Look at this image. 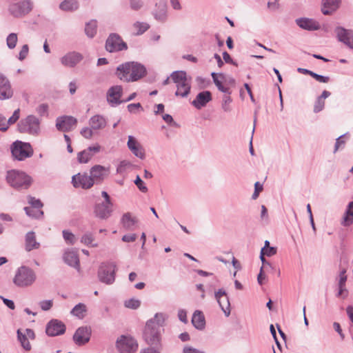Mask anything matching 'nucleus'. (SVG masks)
Wrapping results in <instances>:
<instances>
[{
	"label": "nucleus",
	"instance_id": "nucleus-15",
	"mask_svg": "<svg viewBox=\"0 0 353 353\" xmlns=\"http://www.w3.org/2000/svg\"><path fill=\"white\" fill-rule=\"evenodd\" d=\"M72 183L74 187L83 189H89L94 185L91 176H88L86 173H79L74 175L72 179Z\"/></svg>",
	"mask_w": 353,
	"mask_h": 353
},
{
	"label": "nucleus",
	"instance_id": "nucleus-17",
	"mask_svg": "<svg viewBox=\"0 0 353 353\" xmlns=\"http://www.w3.org/2000/svg\"><path fill=\"white\" fill-rule=\"evenodd\" d=\"M83 59V55L77 52L72 51L66 53L60 59V61L63 66L74 68Z\"/></svg>",
	"mask_w": 353,
	"mask_h": 353
},
{
	"label": "nucleus",
	"instance_id": "nucleus-35",
	"mask_svg": "<svg viewBox=\"0 0 353 353\" xmlns=\"http://www.w3.org/2000/svg\"><path fill=\"white\" fill-rule=\"evenodd\" d=\"M87 311L86 305L83 303H79L76 305L70 312V314L77 316L79 319H83Z\"/></svg>",
	"mask_w": 353,
	"mask_h": 353
},
{
	"label": "nucleus",
	"instance_id": "nucleus-46",
	"mask_svg": "<svg viewBox=\"0 0 353 353\" xmlns=\"http://www.w3.org/2000/svg\"><path fill=\"white\" fill-rule=\"evenodd\" d=\"M230 94L224 95L222 101V109L224 112H228L231 110L229 104L232 102V99L229 96Z\"/></svg>",
	"mask_w": 353,
	"mask_h": 353
},
{
	"label": "nucleus",
	"instance_id": "nucleus-53",
	"mask_svg": "<svg viewBox=\"0 0 353 353\" xmlns=\"http://www.w3.org/2000/svg\"><path fill=\"white\" fill-rule=\"evenodd\" d=\"M39 305L42 310L48 311L51 309L53 305L52 300H44L39 302Z\"/></svg>",
	"mask_w": 353,
	"mask_h": 353
},
{
	"label": "nucleus",
	"instance_id": "nucleus-26",
	"mask_svg": "<svg viewBox=\"0 0 353 353\" xmlns=\"http://www.w3.org/2000/svg\"><path fill=\"white\" fill-rule=\"evenodd\" d=\"M296 23L302 29L307 30H317L320 29L319 22L312 19L299 18L296 19Z\"/></svg>",
	"mask_w": 353,
	"mask_h": 353
},
{
	"label": "nucleus",
	"instance_id": "nucleus-29",
	"mask_svg": "<svg viewBox=\"0 0 353 353\" xmlns=\"http://www.w3.org/2000/svg\"><path fill=\"white\" fill-rule=\"evenodd\" d=\"M341 0H323L322 12L325 15L331 14L339 7Z\"/></svg>",
	"mask_w": 353,
	"mask_h": 353
},
{
	"label": "nucleus",
	"instance_id": "nucleus-43",
	"mask_svg": "<svg viewBox=\"0 0 353 353\" xmlns=\"http://www.w3.org/2000/svg\"><path fill=\"white\" fill-rule=\"evenodd\" d=\"M353 223V212L350 210H346L343 218L341 224L344 226H348Z\"/></svg>",
	"mask_w": 353,
	"mask_h": 353
},
{
	"label": "nucleus",
	"instance_id": "nucleus-50",
	"mask_svg": "<svg viewBox=\"0 0 353 353\" xmlns=\"http://www.w3.org/2000/svg\"><path fill=\"white\" fill-rule=\"evenodd\" d=\"M20 117V110L18 108L15 110L12 114V115L8 119L6 124H8V126L9 125L14 124L17 121V120L19 119Z\"/></svg>",
	"mask_w": 353,
	"mask_h": 353
},
{
	"label": "nucleus",
	"instance_id": "nucleus-59",
	"mask_svg": "<svg viewBox=\"0 0 353 353\" xmlns=\"http://www.w3.org/2000/svg\"><path fill=\"white\" fill-rule=\"evenodd\" d=\"M346 270L343 269L339 274V287L345 286L347 281Z\"/></svg>",
	"mask_w": 353,
	"mask_h": 353
},
{
	"label": "nucleus",
	"instance_id": "nucleus-2",
	"mask_svg": "<svg viewBox=\"0 0 353 353\" xmlns=\"http://www.w3.org/2000/svg\"><path fill=\"white\" fill-rule=\"evenodd\" d=\"M116 74L123 81H136L146 74V68L138 62H125L117 67Z\"/></svg>",
	"mask_w": 353,
	"mask_h": 353
},
{
	"label": "nucleus",
	"instance_id": "nucleus-3",
	"mask_svg": "<svg viewBox=\"0 0 353 353\" xmlns=\"http://www.w3.org/2000/svg\"><path fill=\"white\" fill-rule=\"evenodd\" d=\"M170 78L176 84L175 96L187 97L190 93L191 82L188 79L186 72L183 70L174 71L170 74Z\"/></svg>",
	"mask_w": 353,
	"mask_h": 353
},
{
	"label": "nucleus",
	"instance_id": "nucleus-61",
	"mask_svg": "<svg viewBox=\"0 0 353 353\" xmlns=\"http://www.w3.org/2000/svg\"><path fill=\"white\" fill-rule=\"evenodd\" d=\"M260 259L262 262L263 269L265 268L266 267L270 268V269H274V266H273L269 261H268L265 259V256L263 255V253H260Z\"/></svg>",
	"mask_w": 353,
	"mask_h": 353
},
{
	"label": "nucleus",
	"instance_id": "nucleus-4",
	"mask_svg": "<svg viewBox=\"0 0 353 353\" xmlns=\"http://www.w3.org/2000/svg\"><path fill=\"white\" fill-rule=\"evenodd\" d=\"M6 181L8 184L16 189H28L32 183L30 176L23 172L15 170L7 172Z\"/></svg>",
	"mask_w": 353,
	"mask_h": 353
},
{
	"label": "nucleus",
	"instance_id": "nucleus-47",
	"mask_svg": "<svg viewBox=\"0 0 353 353\" xmlns=\"http://www.w3.org/2000/svg\"><path fill=\"white\" fill-rule=\"evenodd\" d=\"M134 184L137 186L139 190L142 192H148V188L145 185L144 182L142 181L141 177L137 175L136 177V179L134 180Z\"/></svg>",
	"mask_w": 353,
	"mask_h": 353
},
{
	"label": "nucleus",
	"instance_id": "nucleus-10",
	"mask_svg": "<svg viewBox=\"0 0 353 353\" xmlns=\"http://www.w3.org/2000/svg\"><path fill=\"white\" fill-rule=\"evenodd\" d=\"M128 46L121 37L116 33H111L105 41V49L110 52H119L125 50Z\"/></svg>",
	"mask_w": 353,
	"mask_h": 353
},
{
	"label": "nucleus",
	"instance_id": "nucleus-12",
	"mask_svg": "<svg viewBox=\"0 0 353 353\" xmlns=\"http://www.w3.org/2000/svg\"><path fill=\"white\" fill-rule=\"evenodd\" d=\"M214 298L225 315L229 316L231 312L230 303L225 290L223 288L219 289L214 293Z\"/></svg>",
	"mask_w": 353,
	"mask_h": 353
},
{
	"label": "nucleus",
	"instance_id": "nucleus-6",
	"mask_svg": "<svg viewBox=\"0 0 353 353\" xmlns=\"http://www.w3.org/2000/svg\"><path fill=\"white\" fill-rule=\"evenodd\" d=\"M17 127L19 131L21 133L37 136L40 132V120L34 115L30 114L21 119Z\"/></svg>",
	"mask_w": 353,
	"mask_h": 353
},
{
	"label": "nucleus",
	"instance_id": "nucleus-41",
	"mask_svg": "<svg viewBox=\"0 0 353 353\" xmlns=\"http://www.w3.org/2000/svg\"><path fill=\"white\" fill-rule=\"evenodd\" d=\"M18 41L17 34L16 33H10L6 39V44L8 48L13 49L15 48Z\"/></svg>",
	"mask_w": 353,
	"mask_h": 353
},
{
	"label": "nucleus",
	"instance_id": "nucleus-18",
	"mask_svg": "<svg viewBox=\"0 0 353 353\" xmlns=\"http://www.w3.org/2000/svg\"><path fill=\"white\" fill-rule=\"evenodd\" d=\"M77 123V120L72 116L59 117L56 120V128L61 132H68Z\"/></svg>",
	"mask_w": 353,
	"mask_h": 353
},
{
	"label": "nucleus",
	"instance_id": "nucleus-5",
	"mask_svg": "<svg viewBox=\"0 0 353 353\" xmlns=\"http://www.w3.org/2000/svg\"><path fill=\"white\" fill-rule=\"evenodd\" d=\"M36 280L34 272L28 267L21 266L17 269L13 283L19 288L32 285Z\"/></svg>",
	"mask_w": 353,
	"mask_h": 353
},
{
	"label": "nucleus",
	"instance_id": "nucleus-39",
	"mask_svg": "<svg viewBox=\"0 0 353 353\" xmlns=\"http://www.w3.org/2000/svg\"><path fill=\"white\" fill-rule=\"evenodd\" d=\"M24 210L26 214L32 218H39L43 214V212L41 210H37L32 207H25Z\"/></svg>",
	"mask_w": 353,
	"mask_h": 353
},
{
	"label": "nucleus",
	"instance_id": "nucleus-64",
	"mask_svg": "<svg viewBox=\"0 0 353 353\" xmlns=\"http://www.w3.org/2000/svg\"><path fill=\"white\" fill-rule=\"evenodd\" d=\"M8 128V124L6 123V118L0 114V130L6 131Z\"/></svg>",
	"mask_w": 353,
	"mask_h": 353
},
{
	"label": "nucleus",
	"instance_id": "nucleus-16",
	"mask_svg": "<svg viewBox=\"0 0 353 353\" xmlns=\"http://www.w3.org/2000/svg\"><path fill=\"white\" fill-rule=\"evenodd\" d=\"M339 41L343 43L350 49H353V32L343 27L338 26L334 30Z\"/></svg>",
	"mask_w": 353,
	"mask_h": 353
},
{
	"label": "nucleus",
	"instance_id": "nucleus-7",
	"mask_svg": "<svg viewBox=\"0 0 353 353\" xmlns=\"http://www.w3.org/2000/svg\"><path fill=\"white\" fill-rule=\"evenodd\" d=\"M117 265L114 262L102 263L98 270L99 280L106 285H112L115 281Z\"/></svg>",
	"mask_w": 353,
	"mask_h": 353
},
{
	"label": "nucleus",
	"instance_id": "nucleus-63",
	"mask_svg": "<svg viewBox=\"0 0 353 353\" xmlns=\"http://www.w3.org/2000/svg\"><path fill=\"white\" fill-rule=\"evenodd\" d=\"M136 239V234H125L122 237V241L124 242H134Z\"/></svg>",
	"mask_w": 353,
	"mask_h": 353
},
{
	"label": "nucleus",
	"instance_id": "nucleus-56",
	"mask_svg": "<svg viewBox=\"0 0 353 353\" xmlns=\"http://www.w3.org/2000/svg\"><path fill=\"white\" fill-rule=\"evenodd\" d=\"M311 77L321 83H327L330 80L329 77H325V76H323L321 74H318L314 72H312V74H311Z\"/></svg>",
	"mask_w": 353,
	"mask_h": 353
},
{
	"label": "nucleus",
	"instance_id": "nucleus-60",
	"mask_svg": "<svg viewBox=\"0 0 353 353\" xmlns=\"http://www.w3.org/2000/svg\"><path fill=\"white\" fill-rule=\"evenodd\" d=\"M48 106L46 104H41L37 108V113L43 116L48 113Z\"/></svg>",
	"mask_w": 353,
	"mask_h": 353
},
{
	"label": "nucleus",
	"instance_id": "nucleus-38",
	"mask_svg": "<svg viewBox=\"0 0 353 353\" xmlns=\"http://www.w3.org/2000/svg\"><path fill=\"white\" fill-rule=\"evenodd\" d=\"M17 338L23 349L27 351L31 350V345L27 338V336L23 335V334L21 332L20 330H17Z\"/></svg>",
	"mask_w": 353,
	"mask_h": 353
},
{
	"label": "nucleus",
	"instance_id": "nucleus-22",
	"mask_svg": "<svg viewBox=\"0 0 353 353\" xmlns=\"http://www.w3.org/2000/svg\"><path fill=\"white\" fill-rule=\"evenodd\" d=\"M109 170L108 168L100 165H96L90 169V176L94 183H101L108 176Z\"/></svg>",
	"mask_w": 353,
	"mask_h": 353
},
{
	"label": "nucleus",
	"instance_id": "nucleus-58",
	"mask_svg": "<svg viewBox=\"0 0 353 353\" xmlns=\"http://www.w3.org/2000/svg\"><path fill=\"white\" fill-rule=\"evenodd\" d=\"M183 353H205V352L192 346L185 345L183 349Z\"/></svg>",
	"mask_w": 353,
	"mask_h": 353
},
{
	"label": "nucleus",
	"instance_id": "nucleus-25",
	"mask_svg": "<svg viewBox=\"0 0 353 353\" xmlns=\"http://www.w3.org/2000/svg\"><path fill=\"white\" fill-rule=\"evenodd\" d=\"M113 204L99 203L95 205V216L101 219H107L112 212Z\"/></svg>",
	"mask_w": 353,
	"mask_h": 353
},
{
	"label": "nucleus",
	"instance_id": "nucleus-57",
	"mask_svg": "<svg viewBox=\"0 0 353 353\" xmlns=\"http://www.w3.org/2000/svg\"><path fill=\"white\" fill-rule=\"evenodd\" d=\"M28 45H23L21 48V50L19 54V59L22 61L26 59L28 54Z\"/></svg>",
	"mask_w": 353,
	"mask_h": 353
},
{
	"label": "nucleus",
	"instance_id": "nucleus-19",
	"mask_svg": "<svg viewBox=\"0 0 353 353\" xmlns=\"http://www.w3.org/2000/svg\"><path fill=\"white\" fill-rule=\"evenodd\" d=\"M127 145L132 154L140 159H144L145 157V150L141 143L132 135L128 136Z\"/></svg>",
	"mask_w": 353,
	"mask_h": 353
},
{
	"label": "nucleus",
	"instance_id": "nucleus-48",
	"mask_svg": "<svg viewBox=\"0 0 353 353\" xmlns=\"http://www.w3.org/2000/svg\"><path fill=\"white\" fill-rule=\"evenodd\" d=\"M28 203L31 205V207L40 210L43 207V203L39 199H37L32 196H28Z\"/></svg>",
	"mask_w": 353,
	"mask_h": 353
},
{
	"label": "nucleus",
	"instance_id": "nucleus-44",
	"mask_svg": "<svg viewBox=\"0 0 353 353\" xmlns=\"http://www.w3.org/2000/svg\"><path fill=\"white\" fill-rule=\"evenodd\" d=\"M124 305L130 309L136 310L141 305V301L138 299H130L125 301Z\"/></svg>",
	"mask_w": 353,
	"mask_h": 353
},
{
	"label": "nucleus",
	"instance_id": "nucleus-8",
	"mask_svg": "<svg viewBox=\"0 0 353 353\" xmlns=\"http://www.w3.org/2000/svg\"><path fill=\"white\" fill-rule=\"evenodd\" d=\"M11 152L12 156L19 161H23L26 158L30 157L33 154L30 144L20 141L13 143L11 147Z\"/></svg>",
	"mask_w": 353,
	"mask_h": 353
},
{
	"label": "nucleus",
	"instance_id": "nucleus-55",
	"mask_svg": "<svg viewBox=\"0 0 353 353\" xmlns=\"http://www.w3.org/2000/svg\"><path fill=\"white\" fill-rule=\"evenodd\" d=\"M154 18L159 21H165L166 19V11L164 8H162L158 12L154 14Z\"/></svg>",
	"mask_w": 353,
	"mask_h": 353
},
{
	"label": "nucleus",
	"instance_id": "nucleus-36",
	"mask_svg": "<svg viewBox=\"0 0 353 353\" xmlns=\"http://www.w3.org/2000/svg\"><path fill=\"white\" fill-rule=\"evenodd\" d=\"M97 23L96 20H91L85 24V32L86 35L92 38L97 33Z\"/></svg>",
	"mask_w": 353,
	"mask_h": 353
},
{
	"label": "nucleus",
	"instance_id": "nucleus-54",
	"mask_svg": "<svg viewBox=\"0 0 353 353\" xmlns=\"http://www.w3.org/2000/svg\"><path fill=\"white\" fill-rule=\"evenodd\" d=\"M346 135V134H344L343 135H341L336 139V143L334 145V153H336L340 148H343L345 145V141L342 140L341 139L344 137Z\"/></svg>",
	"mask_w": 353,
	"mask_h": 353
},
{
	"label": "nucleus",
	"instance_id": "nucleus-28",
	"mask_svg": "<svg viewBox=\"0 0 353 353\" xmlns=\"http://www.w3.org/2000/svg\"><path fill=\"white\" fill-rule=\"evenodd\" d=\"M107 125V119L102 115L96 114L89 119V125L94 130H99L103 129Z\"/></svg>",
	"mask_w": 353,
	"mask_h": 353
},
{
	"label": "nucleus",
	"instance_id": "nucleus-23",
	"mask_svg": "<svg viewBox=\"0 0 353 353\" xmlns=\"http://www.w3.org/2000/svg\"><path fill=\"white\" fill-rule=\"evenodd\" d=\"M100 150L101 146L99 144L90 146L85 150L78 153L77 160L80 163H86L92 158L95 154L99 152Z\"/></svg>",
	"mask_w": 353,
	"mask_h": 353
},
{
	"label": "nucleus",
	"instance_id": "nucleus-52",
	"mask_svg": "<svg viewBox=\"0 0 353 353\" xmlns=\"http://www.w3.org/2000/svg\"><path fill=\"white\" fill-rule=\"evenodd\" d=\"M324 105H325L324 100L318 97L315 101V104L314 106V112L316 113L321 112L323 109Z\"/></svg>",
	"mask_w": 353,
	"mask_h": 353
},
{
	"label": "nucleus",
	"instance_id": "nucleus-20",
	"mask_svg": "<svg viewBox=\"0 0 353 353\" xmlns=\"http://www.w3.org/2000/svg\"><path fill=\"white\" fill-rule=\"evenodd\" d=\"M13 90L8 79L0 73V100H6L12 98Z\"/></svg>",
	"mask_w": 353,
	"mask_h": 353
},
{
	"label": "nucleus",
	"instance_id": "nucleus-62",
	"mask_svg": "<svg viewBox=\"0 0 353 353\" xmlns=\"http://www.w3.org/2000/svg\"><path fill=\"white\" fill-rule=\"evenodd\" d=\"M178 317L181 321L186 323L188 322L187 319V312L185 310L181 309L178 312Z\"/></svg>",
	"mask_w": 353,
	"mask_h": 353
},
{
	"label": "nucleus",
	"instance_id": "nucleus-9",
	"mask_svg": "<svg viewBox=\"0 0 353 353\" xmlns=\"http://www.w3.org/2000/svg\"><path fill=\"white\" fill-rule=\"evenodd\" d=\"M33 8L31 0H22L9 6L10 13L16 18L23 17L29 14Z\"/></svg>",
	"mask_w": 353,
	"mask_h": 353
},
{
	"label": "nucleus",
	"instance_id": "nucleus-1",
	"mask_svg": "<svg viewBox=\"0 0 353 353\" xmlns=\"http://www.w3.org/2000/svg\"><path fill=\"white\" fill-rule=\"evenodd\" d=\"M166 315L157 313L153 319L146 323L143 336L145 341L151 345H157L161 340V330L164 325Z\"/></svg>",
	"mask_w": 353,
	"mask_h": 353
},
{
	"label": "nucleus",
	"instance_id": "nucleus-45",
	"mask_svg": "<svg viewBox=\"0 0 353 353\" xmlns=\"http://www.w3.org/2000/svg\"><path fill=\"white\" fill-rule=\"evenodd\" d=\"M129 5L131 10L138 11L143 7L144 2L143 0H129Z\"/></svg>",
	"mask_w": 353,
	"mask_h": 353
},
{
	"label": "nucleus",
	"instance_id": "nucleus-13",
	"mask_svg": "<svg viewBox=\"0 0 353 353\" xmlns=\"http://www.w3.org/2000/svg\"><path fill=\"white\" fill-rule=\"evenodd\" d=\"M65 332V324L58 319H52L47 323L46 332L49 336L61 335Z\"/></svg>",
	"mask_w": 353,
	"mask_h": 353
},
{
	"label": "nucleus",
	"instance_id": "nucleus-40",
	"mask_svg": "<svg viewBox=\"0 0 353 353\" xmlns=\"http://www.w3.org/2000/svg\"><path fill=\"white\" fill-rule=\"evenodd\" d=\"M133 27L137 30L136 34L140 35L147 31L150 26L147 23L137 21L133 24Z\"/></svg>",
	"mask_w": 353,
	"mask_h": 353
},
{
	"label": "nucleus",
	"instance_id": "nucleus-34",
	"mask_svg": "<svg viewBox=\"0 0 353 353\" xmlns=\"http://www.w3.org/2000/svg\"><path fill=\"white\" fill-rule=\"evenodd\" d=\"M79 8V3L77 0H64L59 5V8L63 11H74Z\"/></svg>",
	"mask_w": 353,
	"mask_h": 353
},
{
	"label": "nucleus",
	"instance_id": "nucleus-31",
	"mask_svg": "<svg viewBox=\"0 0 353 353\" xmlns=\"http://www.w3.org/2000/svg\"><path fill=\"white\" fill-rule=\"evenodd\" d=\"M211 76L215 85L217 87L219 91L230 94L231 92L229 88L225 87L222 83V80L224 79L225 76L222 73L217 74L216 72H212Z\"/></svg>",
	"mask_w": 353,
	"mask_h": 353
},
{
	"label": "nucleus",
	"instance_id": "nucleus-42",
	"mask_svg": "<svg viewBox=\"0 0 353 353\" xmlns=\"http://www.w3.org/2000/svg\"><path fill=\"white\" fill-rule=\"evenodd\" d=\"M63 237L66 242V243L70 245H74L76 243L77 239L74 234H72L69 230H63Z\"/></svg>",
	"mask_w": 353,
	"mask_h": 353
},
{
	"label": "nucleus",
	"instance_id": "nucleus-14",
	"mask_svg": "<svg viewBox=\"0 0 353 353\" xmlns=\"http://www.w3.org/2000/svg\"><path fill=\"white\" fill-rule=\"evenodd\" d=\"M92 330L89 326L79 327L73 336V340L78 345L85 344L90 341Z\"/></svg>",
	"mask_w": 353,
	"mask_h": 353
},
{
	"label": "nucleus",
	"instance_id": "nucleus-30",
	"mask_svg": "<svg viewBox=\"0 0 353 353\" xmlns=\"http://www.w3.org/2000/svg\"><path fill=\"white\" fill-rule=\"evenodd\" d=\"M137 223V219L135 217H132L130 212L125 213L121 219L122 227L125 230H134V225Z\"/></svg>",
	"mask_w": 353,
	"mask_h": 353
},
{
	"label": "nucleus",
	"instance_id": "nucleus-51",
	"mask_svg": "<svg viewBox=\"0 0 353 353\" xmlns=\"http://www.w3.org/2000/svg\"><path fill=\"white\" fill-rule=\"evenodd\" d=\"M261 253H263L264 256H272L276 254V248H263L261 250Z\"/></svg>",
	"mask_w": 353,
	"mask_h": 353
},
{
	"label": "nucleus",
	"instance_id": "nucleus-32",
	"mask_svg": "<svg viewBox=\"0 0 353 353\" xmlns=\"http://www.w3.org/2000/svg\"><path fill=\"white\" fill-rule=\"evenodd\" d=\"M192 323L197 330H203L205 327V321L203 313L199 310H196L192 318Z\"/></svg>",
	"mask_w": 353,
	"mask_h": 353
},
{
	"label": "nucleus",
	"instance_id": "nucleus-49",
	"mask_svg": "<svg viewBox=\"0 0 353 353\" xmlns=\"http://www.w3.org/2000/svg\"><path fill=\"white\" fill-rule=\"evenodd\" d=\"M93 131H94V129H92V128L90 126V127H85V128L81 129V130L80 132V134L84 138H85L87 139H90L93 136V134H94Z\"/></svg>",
	"mask_w": 353,
	"mask_h": 353
},
{
	"label": "nucleus",
	"instance_id": "nucleus-24",
	"mask_svg": "<svg viewBox=\"0 0 353 353\" xmlns=\"http://www.w3.org/2000/svg\"><path fill=\"white\" fill-rule=\"evenodd\" d=\"M212 99V94L210 91L205 90L200 92L196 98L192 101V105L197 110L206 106V105Z\"/></svg>",
	"mask_w": 353,
	"mask_h": 353
},
{
	"label": "nucleus",
	"instance_id": "nucleus-11",
	"mask_svg": "<svg viewBox=\"0 0 353 353\" xmlns=\"http://www.w3.org/2000/svg\"><path fill=\"white\" fill-rule=\"evenodd\" d=\"M117 347L121 353H134L138 344L132 337L121 336L117 341Z\"/></svg>",
	"mask_w": 353,
	"mask_h": 353
},
{
	"label": "nucleus",
	"instance_id": "nucleus-21",
	"mask_svg": "<svg viewBox=\"0 0 353 353\" xmlns=\"http://www.w3.org/2000/svg\"><path fill=\"white\" fill-rule=\"evenodd\" d=\"M122 87L121 85H114L111 87L107 93V100L112 106H117L121 104V97L122 94Z\"/></svg>",
	"mask_w": 353,
	"mask_h": 353
},
{
	"label": "nucleus",
	"instance_id": "nucleus-33",
	"mask_svg": "<svg viewBox=\"0 0 353 353\" xmlns=\"http://www.w3.org/2000/svg\"><path fill=\"white\" fill-rule=\"evenodd\" d=\"M40 243L36 241V236L34 232H28L26 235V250L28 252L33 249H38Z\"/></svg>",
	"mask_w": 353,
	"mask_h": 353
},
{
	"label": "nucleus",
	"instance_id": "nucleus-37",
	"mask_svg": "<svg viewBox=\"0 0 353 353\" xmlns=\"http://www.w3.org/2000/svg\"><path fill=\"white\" fill-rule=\"evenodd\" d=\"M94 240V237L93 234L90 232H87L81 236V243L88 246L93 248L97 247V243H93Z\"/></svg>",
	"mask_w": 353,
	"mask_h": 353
},
{
	"label": "nucleus",
	"instance_id": "nucleus-27",
	"mask_svg": "<svg viewBox=\"0 0 353 353\" xmlns=\"http://www.w3.org/2000/svg\"><path fill=\"white\" fill-rule=\"evenodd\" d=\"M63 260L68 265L74 268L78 271L80 270L79 259L77 252L68 250L63 254Z\"/></svg>",
	"mask_w": 353,
	"mask_h": 353
}]
</instances>
